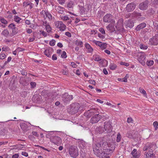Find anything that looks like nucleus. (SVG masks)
<instances>
[{"mask_svg":"<svg viewBox=\"0 0 158 158\" xmlns=\"http://www.w3.org/2000/svg\"><path fill=\"white\" fill-rule=\"evenodd\" d=\"M146 24L145 23H142L138 25L135 28V30L137 31L140 30L146 27Z\"/></svg>","mask_w":158,"mask_h":158,"instance_id":"obj_23","label":"nucleus"},{"mask_svg":"<svg viewBox=\"0 0 158 158\" xmlns=\"http://www.w3.org/2000/svg\"><path fill=\"white\" fill-rule=\"evenodd\" d=\"M31 2H24L23 3V6L25 7H27L29 6Z\"/></svg>","mask_w":158,"mask_h":158,"instance_id":"obj_52","label":"nucleus"},{"mask_svg":"<svg viewBox=\"0 0 158 158\" xmlns=\"http://www.w3.org/2000/svg\"><path fill=\"white\" fill-rule=\"evenodd\" d=\"M56 41L54 40H52L49 42V44L51 46H53L55 45Z\"/></svg>","mask_w":158,"mask_h":158,"instance_id":"obj_51","label":"nucleus"},{"mask_svg":"<svg viewBox=\"0 0 158 158\" xmlns=\"http://www.w3.org/2000/svg\"><path fill=\"white\" fill-rule=\"evenodd\" d=\"M133 158H138L139 157V155L137 151V150L134 149L131 153Z\"/></svg>","mask_w":158,"mask_h":158,"instance_id":"obj_26","label":"nucleus"},{"mask_svg":"<svg viewBox=\"0 0 158 158\" xmlns=\"http://www.w3.org/2000/svg\"><path fill=\"white\" fill-rule=\"evenodd\" d=\"M20 48H17L13 52V53L14 55H16L17 54V51H22V50H20Z\"/></svg>","mask_w":158,"mask_h":158,"instance_id":"obj_57","label":"nucleus"},{"mask_svg":"<svg viewBox=\"0 0 158 158\" xmlns=\"http://www.w3.org/2000/svg\"><path fill=\"white\" fill-rule=\"evenodd\" d=\"M154 25L155 26V30L156 31H157V32L158 33V24L155 23Z\"/></svg>","mask_w":158,"mask_h":158,"instance_id":"obj_62","label":"nucleus"},{"mask_svg":"<svg viewBox=\"0 0 158 158\" xmlns=\"http://www.w3.org/2000/svg\"><path fill=\"white\" fill-rule=\"evenodd\" d=\"M114 17L111 14H106L103 18V21L105 23H113Z\"/></svg>","mask_w":158,"mask_h":158,"instance_id":"obj_6","label":"nucleus"},{"mask_svg":"<svg viewBox=\"0 0 158 158\" xmlns=\"http://www.w3.org/2000/svg\"><path fill=\"white\" fill-rule=\"evenodd\" d=\"M84 8L86 11H89L91 8V6L90 5L86 4Z\"/></svg>","mask_w":158,"mask_h":158,"instance_id":"obj_38","label":"nucleus"},{"mask_svg":"<svg viewBox=\"0 0 158 158\" xmlns=\"http://www.w3.org/2000/svg\"><path fill=\"white\" fill-rule=\"evenodd\" d=\"M139 90L141 93L143 94V95H144V96L147 97V93L146 91L144 89H142L141 88H139Z\"/></svg>","mask_w":158,"mask_h":158,"instance_id":"obj_39","label":"nucleus"},{"mask_svg":"<svg viewBox=\"0 0 158 158\" xmlns=\"http://www.w3.org/2000/svg\"><path fill=\"white\" fill-rule=\"evenodd\" d=\"M132 16L135 17L137 16H141V14L137 11H135L131 13Z\"/></svg>","mask_w":158,"mask_h":158,"instance_id":"obj_30","label":"nucleus"},{"mask_svg":"<svg viewBox=\"0 0 158 158\" xmlns=\"http://www.w3.org/2000/svg\"><path fill=\"white\" fill-rule=\"evenodd\" d=\"M13 149H17L18 150H21L23 148V145H15L13 146Z\"/></svg>","mask_w":158,"mask_h":158,"instance_id":"obj_32","label":"nucleus"},{"mask_svg":"<svg viewBox=\"0 0 158 158\" xmlns=\"http://www.w3.org/2000/svg\"><path fill=\"white\" fill-rule=\"evenodd\" d=\"M0 21L2 23L5 25H6L8 23L7 21L3 18H0Z\"/></svg>","mask_w":158,"mask_h":158,"instance_id":"obj_33","label":"nucleus"},{"mask_svg":"<svg viewBox=\"0 0 158 158\" xmlns=\"http://www.w3.org/2000/svg\"><path fill=\"white\" fill-rule=\"evenodd\" d=\"M99 146L102 148L99 149V158H110L109 155L112 153L113 150L110 148H106L107 145L105 138H100Z\"/></svg>","mask_w":158,"mask_h":158,"instance_id":"obj_1","label":"nucleus"},{"mask_svg":"<svg viewBox=\"0 0 158 158\" xmlns=\"http://www.w3.org/2000/svg\"><path fill=\"white\" fill-rule=\"evenodd\" d=\"M99 47L102 51H103L107 47V44L106 43L99 41Z\"/></svg>","mask_w":158,"mask_h":158,"instance_id":"obj_22","label":"nucleus"},{"mask_svg":"<svg viewBox=\"0 0 158 158\" xmlns=\"http://www.w3.org/2000/svg\"><path fill=\"white\" fill-rule=\"evenodd\" d=\"M9 35V32L8 30L4 29L1 33V35L4 37L7 38Z\"/></svg>","mask_w":158,"mask_h":158,"instance_id":"obj_28","label":"nucleus"},{"mask_svg":"<svg viewBox=\"0 0 158 158\" xmlns=\"http://www.w3.org/2000/svg\"><path fill=\"white\" fill-rule=\"evenodd\" d=\"M106 28L108 30L112 31H113L115 30L114 27L112 25H108L106 26Z\"/></svg>","mask_w":158,"mask_h":158,"instance_id":"obj_34","label":"nucleus"},{"mask_svg":"<svg viewBox=\"0 0 158 158\" xmlns=\"http://www.w3.org/2000/svg\"><path fill=\"white\" fill-rule=\"evenodd\" d=\"M123 20L122 19H120L118 20L115 26L117 30H120L121 29L123 28Z\"/></svg>","mask_w":158,"mask_h":158,"instance_id":"obj_13","label":"nucleus"},{"mask_svg":"<svg viewBox=\"0 0 158 158\" xmlns=\"http://www.w3.org/2000/svg\"><path fill=\"white\" fill-rule=\"evenodd\" d=\"M92 112L90 111H88L87 112L85 113H84V115L85 116L87 117L88 118H89L91 117V115L89 114L90 113H91Z\"/></svg>","mask_w":158,"mask_h":158,"instance_id":"obj_48","label":"nucleus"},{"mask_svg":"<svg viewBox=\"0 0 158 158\" xmlns=\"http://www.w3.org/2000/svg\"><path fill=\"white\" fill-rule=\"evenodd\" d=\"M30 27L32 28L33 29H36V26L33 24H31Z\"/></svg>","mask_w":158,"mask_h":158,"instance_id":"obj_58","label":"nucleus"},{"mask_svg":"<svg viewBox=\"0 0 158 158\" xmlns=\"http://www.w3.org/2000/svg\"><path fill=\"white\" fill-rule=\"evenodd\" d=\"M133 121V120L131 118L129 117L127 118V121L128 123H132Z\"/></svg>","mask_w":158,"mask_h":158,"instance_id":"obj_59","label":"nucleus"},{"mask_svg":"<svg viewBox=\"0 0 158 158\" xmlns=\"http://www.w3.org/2000/svg\"><path fill=\"white\" fill-rule=\"evenodd\" d=\"M101 115H99V121L102 122V120L105 121L106 119V114L103 112H100ZM100 114V113H99Z\"/></svg>","mask_w":158,"mask_h":158,"instance_id":"obj_27","label":"nucleus"},{"mask_svg":"<svg viewBox=\"0 0 158 158\" xmlns=\"http://www.w3.org/2000/svg\"><path fill=\"white\" fill-rule=\"evenodd\" d=\"M94 144L93 146V150L94 154L97 156H99V147L98 144L97 143L95 138L93 139Z\"/></svg>","mask_w":158,"mask_h":158,"instance_id":"obj_9","label":"nucleus"},{"mask_svg":"<svg viewBox=\"0 0 158 158\" xmlns=\"http://www.w3.org/2000/svg\"><path fill=\"white\" fill-rule=\"evenodd\" d=\"M149 44L153 45H156L158 44V35H156L154 36L150 39Z\"/></svg>","mask_w":158,"mask_h":158,"instance_id":"obj_11","label":"nucleus"},{"mask_svg":"<svg viewBox=\"0 0 158 158\" xmlns=\"http://www.w3.org/2000/svg\"><path fill=\"white\" fill-rule=\"evenodd\" d=\"M40 34L44 36V37H46L47 35V33L45 32L44 31H40Z\"/></svg>","mask_w":158,"mask_h":158,"instance_id":"obj_53","label":"nucleus"},{"mask_svg":"<svg viewBox=\"0 0 158 158\" xmlns=\"http://www.w3.org/2000/svg\"><path fill=\"white\" fill-rule=\"evenodd\" d=\"M54 25L55 27L58 28L60 31H64L65 30L66 28V25L61 21H56L55 22Z\"/></svg>","mask_w":158,"mask_h":158,"instance_id":"obj_3","label":"nucleus"},{"mask_svg":"<svg viewBox=\"0 0 158 158\" xmlns=\"http://www.w3.org/2000/svg\"><path fill=\"white\" fill-rule=\"evenodd\" d=\"M51 141L55 144L59 145L62 143V140L61 138L57 136H55L52 137L50 139Z\"/></svg>","mask_w":158,"mask_h":158,"instance_id":"obj_8","label":"nucleus"},{"mask_svg":"<svg viewBox=\"0 0 158 158\" xmlns=\"http://www.w3.org/2000/svg\"><path fill=\"white\" fill-rule=\"evenodd\" d=\"M136 4L135 3L131 2L128 4L126 8V10L128 12L133 11L135 8Z\"/></svg>","mask_w":158,"mask_h":158,"instance_id":"obj_10","label":"nucleus"},{"mask_svg":"<svg viewBox=\"0 0 158 158\" xmlns=\"http://www.w3.org/2000/svg\"><path fill=\"white\" fill-rule=\"evenodd\" d=\"M140 48L141 49H146L148 47L147 46L144 45L143 44H140Z\"/></svg>","mask_w":158,"mask_h":158,"instance_id":"obj_50","label":"nucleus"},{"mask_svg":"<svg viewBox=\"0 0 158 158\" xmlns=\"http://www.w3.org/2000/svg\"><path fill=\"white\" fill-rule=\"evenodd\" d=\"M63 8L61 7H59L57 8L58 12L60 14H62L64 13Z\"/></svg>","mask_w":158,"mask_h":158,"instance_id":"obj_44","label":"nucleus"},{"mask_svg":"<svg viewBox=\"0 0 158 158\" xmlns=\"http://www.w3.org/2000/svg\"><path fill=\"white\" fill-rule=\"evenodd\" d=\"M79 106L78 103L73 104L71 106L70 110L72 114H74L77 112L79 108Z\"/></svg>","mask_w":158,"mask_h":158,"instance_id":"obj_12","label":"nucleus"},{"mask_svg":"<svg viewBox=\"0 0 158 158\" xmlns=\"http://www.w3.org/2000/svg\"><path fill=\"white\" fill-rule=\"evenodd\" d=\"M6 57V54L4 53H1L0 54V58L1 59H3Z\"/></svg>","mask_w":158,"mask_h":158,"instance_id":"obj_47","label":"nucleus"},{"mask_svg":"<svg viewBox=\"0 0 158 158\" xmlns=\"http://www.w3.org/2000/svg\"><path fill=\"white\" fill-rule=\"evenodd\" d=\"M73 98V96L69 95L67 93H65L63 95V100L64 102H67L70 101Z\"/></svg>","mask_w":158,"mask_h":158,"instance_id":"obj_14","label":"nucleus"},{"mask_svg":"<svg viewBox=\"0 0 158 158\" xmlns=\"http://www.w3.org/2000/svg\"><path fill=\"white\" fill-rule=\"evenodd\" d=\"M153 125L155 127V130H156L158 128V122L156 121H155L153 123Z\"/></svg>","mask_w":158,"mask_h":158,"instance_id":"obj_46","label":"nucleus"},{"mask_svg":"<svg viewBox=\"0 0 158 158\" xmlns=\"http://www.w3.org/2000/svg\"><path fill=\"white\" fill-rule=\"evenodd\" d=\"M21 154L23 156H24L26 157H27L28 156L27 153L25 152H22Z\"/></svg>","mask_w":158,"mask_h":158,"instance_id":"obj_60","label":"nucleus"},{"mask_svg":"<svg viewBox=\"0 0 158 158\" xmlns=\"http://www.w3.org/2000/svg\"><path fill=\"white\" fill-rule=\"evenodd\" d=\"M149 4V2L146 0L140 3L138 6L139 8L141 10H145L147 9Z\"/></svg>","mask_w":158,"mask_h":158,"instance_id":"obj_7","label":"nucleus"},{"mask_svg":"<svg viewBox=\"0 0 158 158\" xmlns=\"http://www.w3.org/2000/svg\"><path fill=\"white\" fill-rule=\"evenodd\" d=\"M108 61L104 59H99V67H105L107 65Z\"/></svg>","mask_w":158,"mask_h":158,"instance_id":"obj_17","label":"nucleus"},{"mask_svg":"<svg viewBox=\"0 0 158 158\" xmlns=\"http://www.w3.org/2000/svg\"><path fill=\"white\" fill-rule=\"evenodd\" d=\"M154 64V61L152 60H148L146 63V64L148 66H151L152 65Z\"/></svg>","mask_w":158,"mask_h":158,"instance_id":"obj_36","label":"nucleus"},{"mask_svg":"<svg viewBox=\"0 0 158 158\" xmlns=\"http://www.w3.org/2000/svg\"><path fill=\"white\" fill-rule=\"evenodd\" d=\"M126 136L128 137L131 138L133 137V135L131 133V132L129 131L128 132L126 135Z\"/></svg>","mask_w":158,"mask_h":158,"instance_id":"obj_45","label":"nucleus"},{"mask_svg":"<svg viewBox=\"0 0 158 158\" xmlns=\"http://www.w3.org/2000/svg\"><path fill=\"white\" fill-rule=\"evenodd\" d=\"M78 143L80 147L82 149H84L87 147V143L83 140H79Z\"/></svg>","mask_w":158,"mask_h":158,"instance_id":"obj_18","label":"nucleus"},{"mask_svg":"<svg viewBox=\"0 0 158 158\" xmlns=\"http://www.w3.org/2000/svg\"><path fill=\"white\" fill-rule=\"evenodd\" d=\"M131 15H132L131 13H128L125 15V17L127 19L130 18Z\"/></svg>","mask_w":158,"mask_h":158,"instance_id":"obj_61","label":"nucleus"},{"mask_svg":"<svg viewBox=\"0 0 158 158\" xmlns=\"http://www.w3.org/2000/svg\"><path fill=\"white\" fill-rule=\"evenodd\" d=\"M85 46L88 52L91 53L92 52L93 49L89 44L86 43L85 44Z\"/></svg>","mask_w":158,"mask_h":158,"instance_id":"obj_25","label":"nucleus"},{"mask_svg":"<svg viewBox=\"0 0 158 158\" xmlns=\"http://www.w3.org/2000/svg\"><path fill=\"white\" fill-rule=\"evenodd\" d=\"M75 42L76 44L78 46H80V47H82L83 44L81 41L79 40H76Z\"/></svg>","mask_w":158,"mask_h":158,"instance_id":"obj_35","label":"nucleus"},{"mask_svg":"<svg viewBox=\"0 0 158 158\" xmlns=\"http://www.w3.org/2000/svg\"><path fill=\"white\" fill-rule=\"evenodd\" d=\"M45 28L48 32H50L52 30V28L51 27L48 25H45Z\"/></svg>","mask_w":158,"mask_h":158,"instance_id":"obj_41","label":"nucleus"},{"mask_svg":"<svg viewBox=\"0 0 158 158\" xmlns=\"http://www.w3.org/2000/svg\"><path fill=\"white\" fill-rule=\"evenodd\" d=\"M19 157V155L18 153L15 154L12 156V158H18Z\"/></svg>","mask_w":158,"mask_h":158,"instance_id":"obj_63","label":"nucleus"},{"mask_svg":"<svg viewBox=\"0 0 158 158\" xmlns=\"http://www.w3.org/2000/svg\"><path fill=\"white\" fill-rule=\"evenodd\" d=\"M69 154L71 157H76L78 154V151L77 148L71 147L69 148Z\"/></svg>","mask_w":158,"mask_h":158,"instance_id":"obj_4","label":"nucleus"},{"mask_svg":"<svg viewBox=\"0 0 158 158\" xmlns=\"http://www.w3.org/2000/svg\"><path fill=\"white\" fill-rule=\"evenodd\" d=\"M99 31H100L103 35L105 34V31L104 29L102 27L99 28Z\"/></svg>","mask_w":158,"mask_h":158,"instance_id":"obj_55","label":"nucleus"},{"mask_svg":"<svg viewBox=\"0 0 158 158\" xmlns=\"http://www.w3.org/2000/svg\"><path fill=\"white\" fill-rule=\"evenodd\" d=\"M146 154V158H151V157H155V154L153 153V150L152 148L150 149L148 151L147 153L145 152Z\"/></svg>","mask_w":158,"mask_h":158,"instance_id":"obj_15","label":"nucleus"},{"mask_svg":"<svg viewBox=\"0 0 158 158\" xmlns=\"http://www.w3.org/2000/svg\"><path fill=\"white\" fill-rule=\"evenodd\" d=\"M12 30V34L13 35H14L16 34L18 32V28L16 27L14 29H13Z\"/></svg>","mask_w":158,"mask_h":158,"instance_id":"obj_42","label":"nucleus"},{"mask_svg":"<svg viewBox=\"0 0 158 158\" xmlns=\"http://www.w3.org/2000/svg\"><path fill=\"white\" fill-rule=\"evenodd\" d=\"M73 6V4L72 2L71 1L69 2L68 5H67V6L69 8H72Z\"/></svg>","mask_w":158,"mask_h":158,"instance_id":"obj_49","label":"nucleus"},{"mask_svg":"<svg viewBox=\"0 0 158 158\" xmlns=\"http://www.w3.org/2000/svg\"><path fill=\"white\" fill-rule=\"evenodd\" d=\"M154 144H152L151 143H148L145 145V146L143 148V150L144 151H147L148 150L151 149L152 148Z\"/></svg>","mask_w":158,"mask_h":158,"instance_id":"obj_16","label":"nucleus"},{"mask_svg":"<svg viewBox=\"0 0 158 158\" xmlns=\"http://www.w3.org/2000/svg\"><path fill=\"white\" fill-rule=\"evenodd\" d=\"M121 136L120 134L119 133H118L117 139H116V141L117 142H119L121 140Z\"/></svg>","mask_w":158,"mask_h":158,"instance_id":"obj_40","label":"nucleus"},{"mask_svg":"<svg viewBox=\"0 0 158 158\" xmlns=\"http://www.w3.org/2000/svg\"><path fill=\"white\" fill-rule=\"evenodd\" d=\"M138 60L139 62L143 65L145 64L144 60L145 59V53L143 52H138Z\"/></svg>","mask_w":158,"mask_h":158,"instance_id":"obj_5","label":"nucleus"},{"mask_svg":"<svg viewBox=\"0 0 158 158\" xmlns=\"http://www.w3.org/2000/svg\"><path fill=\"white\" fill-rule=\"evenodd\" d=\"M42 13L43 14L44 13V14H45V15L46 16V18H48V19L49 20H50L52 19V16L51 15L49 14L48 12H45L43 10L42 11Z\"/></svg>","mask_w":158,"mask_h":158,"instance_id":"obj_31","label":"nucleus"},{"mask_svg":"<svg viewBox=\"0 0 158 158\" xmlns=\"http://www.w3.org/2000/svg\"><path fill=\"white\" fill-rule=\"evenodd\" d=\"M8 27L10 29L12 30L13 29H14L15 28H16V27L15 25L13 23H11L8 26Z\"/></svg>","mask_w":158,"mask_h":158,"instance_id":"obj_43","label":"nucleus"},{"mask_svg":"<svg viewBox=\"0 0 158 158\" xmlns=\"http://www.w3.org/2000/svg\"><path fill=\"white\" fill-rule=\"evenodd\" d=\"M117 67V65L113 63H111L109 65V68L111 70H115Z\"/></svg>","mask_w":158,"mask_h":158,"instance_id":"obj_29","label":"nucleus"},{"mask_svg":"<svg viewBox=\"0 0 158 158\" xmlns=\"http://www.w3.org/2000/svg\"><path fill=\"white\" fill-rule=\"evenodd\" d=\"M112 127L110 121H102L99 122V134L106 131V132L110 133L112 131Z\"/></svg>","mask_w":158,"mask_h":158,"instance_id":"obj_2","label":"nucleus"},{"mask_svg":"<svg viewBox=\"0 0 158 158\" xmlns=\"http://www.w3.org/2000/svg\"><path fill=\"white\" fill-rule=\"evenodd\" d=\"M2 50L3 51L6 52L8 51L9 50V48L7 47L6 46H4L2 48Z\"/></svg>","mask_w":158,"mask_h":158,"instance_id":"obj_56","label":"nucleus"},{"mask_svg":"<svg viewBox=\"0 0 158 158\" xmlns=\"http://www.w3.org/2000/svg\"><path fill=\"white\" fill-rule=\"evenodd\" d=\"M134 26V22L133 20L131 19L129 20L126 22V27L127 28H132Z\"/></svg>","mask_w":158,"mask_h":158,"instance_id":"obj_20","label":"nucleus"},{"mask_svg":"<svg viewBox=\"0 0 158 158\" xmlns=\"http://www.w3.org/2000/svg\"><path fill=\"white\" fill-rule=\"evenodd\" d=\"M14 19L15 21L17 23H19L21 19L20 18L17 16H15L14 17Z\"/></svg>","mask_w":158,"mask_h":158,"instance_id":"obj_37","label":"nucleus"},{"mask_svg":"<svg viewBox=\"0 0 158 158\" xmlns=\"http://www.w3.org/2000/svg\"><path fill=\"white\" fill-rule=\"evenodd\" d=\"M98 114H96L94 115L90 119V121L92 123H97L98 121Z\"/></svg>","mask_w":158,"mask_h":158,"instance_id":"obj_21","label":"nucleus"},{"mask_svg":"<svg viewBox=\"0 0 158 158\" xmlns=\"http://www.w3.org/2000/svg\"><path fill=\"white\" fill-rule=\"evenodd\" d=\"M52 48H49L46 49L44 52V53L45 55L47 56L48 57H49L51 56V54L52 53Z\"/></svg>","mask_w":158,"mask_h":158,"instance_id":"obj_24","label":"nucleus"},{"mask_svg":"<svg viewBox=\"0 0 158 158\" xmlns=\"http://www.w3.org/2000/svg\"><path fill=\"white\" fill-rule=\"evenodd\" d=\"M61 57L62 58H66L67 57L66 53L65 51H64L62 52V54L61 55Z\"/></svg>","mask_w":158,"mask_h":158,"instance_id":"obj_54","label":"nucleus"},{"mask_svg":"<svg viewBox=\"0 0 158 158\" xmlns=\"http://www.w3.org/2000/svg\"><path fill=\"white\" fill-rule=\"evenodd\" d=\"M60 18L63 21H68L67 23L68 25L70 24L72 22L71 20L70 19L69 17L66 15L60 16Z\"/></svg>","mask_w":158,"mask_h":158,"instance_id":"obj_19","label":"nucleus"},{"mask_svg":"<svg viewBox=\"0 0 158 158\" xmlns=\"http://www.w3.org/2000/svg\"><path fill=\"white\" fill-rule=\"evenodd\" d=\"M71 65L73 68H76L77 66L76 64L74 62H71Z\"/></svg>","mask_w":158,"mask_h":158,"instance_id":"obj_64","label":"nucleus"}]
</instances>
